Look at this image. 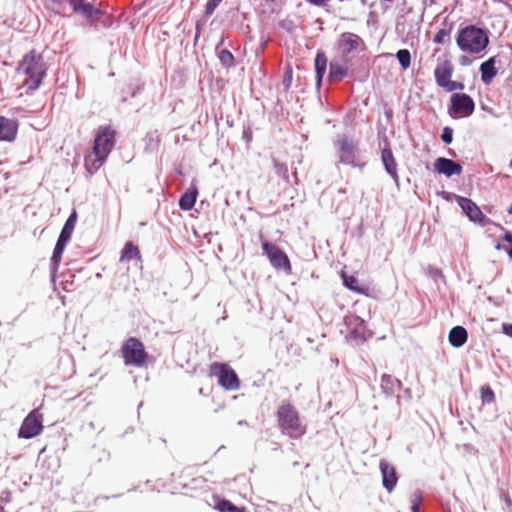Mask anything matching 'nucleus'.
Wrapping results in <instances>:
<instances>
[{"label": "nucleus", "mask_w": 512, "mask_h": 512, "mask_svg": "<svg viewBox=\"0 0 512 512\" xmlns=\"http://www.w3.org/2000/svg\"><path fill=\"white\" fill-rule=\"evenodd\" d=\"M489 35L486 29L475 25H467L458 30L456 44L462 52L479 54L489 45Z\"/></svg>", "instance_id": "obj_1"}, {"label": "nucleus", "mask_w": 512, "mask_h": 512, "mask_svg": "<svg viewBox=\"0 0 512 512\" xmlns=\"http://www.w3.org/2000/svg\"><path fill=\"white\" fill-rule=\"evenodd\" d=\"M17 71L23 72L27 79L24 85L28 90L34 91L38 89L46 76L47 67L43 57L35 50H31L25 54L19 62Z\"/></svg>", "instance_id": "obj_2"}, {"label": "nucleus", "mask_w": 512, "mask_h": 512, "mask_svg": "<svg viewBox=\"0 0 512 512\" xmlns=\"http://www.w3.org/2000/svg\"><path fill=\"white\" fill-rule=\"evenodd\" d=\"M71 5L73 12L80 15L94 30L110 28L113 20L110 15L85 0H64Z\"/></svg>", "instance_id": "obj_3"}, {"label": "nucleus", "mask_w": 512, "mask_h": 512, "mask_svg": "<svg viewBox=\"0 0 512 512\" xmlns=\"http://www.w3.org/2000/svg\"><path fill=\"white\" fill-rule=\"evenodd\" d=\"M276 416L282 434L298 439L306 433V425L302 423L299 412L291 403L280 405Z\"/></svg>", "instance_id": "obj_4"}, {"label": "nucleus", "mask_w": 512, "mask_h": 512, "mask_svg": "<svg viewBox=\"0 0 512 512\" xmlns=\"http://www.w3.org/2000/svg\"><path fill=\"white\" fill-rule=\"evenodd\" d=\"M116 142V131L109 125L100 126L95 134L93 144V154L96 157L98 165L95 169H99L104 163Z\"/></svg>", "instance_id": "obj_5"}, {"label": "nucleus", "mask_w": 512, "mask_h": 512, "mask_svg": "<svg viewBox=\"0 0 512 512\" xmlns=\"http://www.w3.org/2000/svg\"><path fill=\"white\" fill-rule=\"evenodd\" d=\"M210 375L217 377L218 384L226 390L233 391L240 387L237 373L226 363H212L210 365Z\"/></svg>", "instance_id": "obj_6"}, {"label": "nucleus", "mask_w": 512, "mask_h": 512, "mask_svg": "<svg viewBox=\"0 0 512 512\" xmlns=\"http://www.w3.org/2000/svg\"><path fill=\"white\" fill-rule=\"evenodd\" d=\"M124 362L126 365L142 367L147 360V353L143 343L135 338H129L122 347Z\"/></svg>", "instance_id": "obj_7"}, {"label": "nucleus", "mask_w": 512, "mask_h": 512, "mask_svg": "<svg viewBox=\"0 0 512 512\" xmlns=\"http://www.w3.org/2000/svg\"><path fill=\"white\" fill-rule=\"evenodd\" d=\"M475 103L466 93H453L450 97L448 113L453 119L469 117L473 114Z\"/></svg>", "instance_id": "obj_8"}, {"label": "nucleus", "mask_w": 512, "mask_h": 512, "mask_svg": "<svg viewBox=\"0 0 512 512\" xmlns=\"http://www.w3.org/2000/svg\"><path fill=\"white\" fill-rule=\"evenodd\" d=\"M263 254L267 256L270 264L277 270L284 271L290 275L292 267L287 254L281 250L276 244L264 241L262 243Z\"/></svg>", "instance_id": "obj_9"}, {"label": "nucleus", "mask_w": 512, "mask_h": 512, "mask_svg": "<svg viewBox=\"0 0 512 512\" xmlns=\"http://www.w3.org/2000/svg\"><path fill=\"white\" fill-rule=\"evenodd\" d=\"M336 144L340 153L339 162L356 167V160L359 156L358 143L347 136H341L337 139Z\"/></svg>", "instance_id": "obj_10"}, {"label": "nucleus", "mask_w": 512, "mask_h": 512, "mask_svg": "<svg viewBox=\"0 0 512 512\" xmlns=\"http://www.w3.org/2000/svg\"><path fill=\"white\" fill-rule=\"evenodd\" d=\"M456 202L470 221L482 227L491 222V220L483 214L479 206L470 198L457 196Z\"/></svg>", "instance_id": "obj_11"}, {"label": "nucleus", "mask_w": 512, "mask_h": 512, "mask_svg": "<svg viewBox=\"0 0 512 512\" xmlns=\"http://www.w3.org/2000/svg\"><path fill=\"white\" fill-rule=\"evenodd\" d=\"M43 429L42 416L37 410H32L23 420L18 431V436L24 439H31L41 433Z\"/></svg>", "instance_id": "obj_12"}, {"label": "nucleus", "mask_w": 512, "mask_h": 512, "mask_svg": "<svg viewBox=\"0 0 512 512\" xmlns=\"http://www.w3.org/2000/svg\"><path fill=\"white\" fill-rule=\"evenodd\" d=\"M379 469L382 476V485L387 492L391 493L398 483L396 468L386 459H381L379 462Z\"/></svg>", "instance_id": "obj_13"}, {"label": "nucleus", "mask_w": 512, "mask_h": 512, "mask_svg": "<svg viewBox=\"0 0 512 512\" xmlns=\"http://www.w3.org/2000/svg\"><path fill=\"white\" fill-rule=\"evenodd\" d=\"M381 161L387 174L398 184V165L387 140H384V147L381 150Z\"/></svg>", "instance_id": "obj_14"}, {"label": "nucleus", "mask_w": 512, "mask_h": 512, "mask_svg": "<svg viewBox=\"0 0 512 512\" xmlns=\"http://www.w3.org/2000/svg\"><path fill=\"white\" fill-rule=\"evenodd\" d=\"M360 43H362V39L358 35L351 32H344L337 41V47L343 56H347L355 51Z\"/></svg>", "instance_id": "obj_15"}, {"label": "nucleus", "mask_w": 512, "mask_h": 512, "mask_svg": "<svg viewBox=\"0 0 512 512\" xmlns=\"http://www.w3.org/2000/svg\"><path fill=\"white\" fill-rule=\"evenodd\" d=\"M19 123L16 119L0 116V142H13L18 133Z\"/></svg>", "instance_id": "obj_16"}, {"label": "nucleus", "mask_w": 512, "mask_h": 512, "mask_svg": "<svg viewBox=\"0 0 512 512\" xmlns=\"http://www.w3.org/2000/svg\"><path fill=\"white\" fill-rule=\"evenodd\" d=\"M434 168L436 172L443 174L446 177L460 175L462 172V166L460 163L445 157L437 158L434 163Z\"/></svg>", "instance_id": "obj_17"}, {"label": "nucleus", "mask_w": 512, "mask_h": 512, "mask_svg": "<svg viewBox=\"0 0 512 512\" xmlns=\"http://www.w3.org/2000/svg\"><path fill=\"white\" fill-rule=\"evenodd\" d=\"M453 72L454 67L450 60H444L438 63L434 70L436 84L443 88L444 85L451 80Z\"/></svg>", "instance_id": "obj_18"}, {"label": "nucleus", "mask_w": 512, "mask_h": 512, "mask_svg": "<svg viewBox=\"0 0 512 512\" xmlns=\"http://www.w3.org/2000/svg\"><path fill=\"white\" fill-rule=\"evenodd\" d=\"M327 57L323 51H318L314 59L315 67V84L320 88L323 82L324 75L327 70Z\"/></svg>", "instance_id": "obj_19"}, {"label": "nucleus", "mask_w": 512, "mask_h": 512, "mask_svg": "<svg viewBox=\"0 0 512 512\" xmlns=\"http://www.w3.org/2000/svg\"><path fill=\"white\" fill-rule=\"evenodd\" d=\"M496 57H490L483 63H481L479 71L481 73V80L485 84L491 83L496 77L498 70L496 68Z\"/></svg>", "instance_id": "obj_20"}, {"label": "nucleus", "mask_w": 512, "mask_h": 512, "mask_svg": "<svg viewBox=\"0 0 512 512\" xmlns=\"http://www.w3.org/2000/svg\"><path fill=\"white\" fill-rule=\"evenodd\" d=\"M468 340V332L463 326L453 327L448 334V341L455 348L462 347Z\"/></svg>", "instance_id": "obj_21"}, {"label": "nucleus", "mask_w": 512, "mask_h": 512, "mask_svg": "<svg viewBox=\"0 0 512 512\" xmlns=\"http://www.w3.org/2000/svg\"><path fill=\"white\" fill-rule=\"evenodd\" d=\"M198 189L195 186L189 187L180 197L178 205L184 211L191 210L197 200Z\"/></svg>", "instance_id": "obj_22"}, {"label": "nucleus", "mask_w": 512, "mask_h": 512, "mask_svg": "<svg viewBox=\"0 0 512 512\" xmlns=\"http://www.w3.org/2000/svg\"><path fill=\"white\" fill-rule=\"evenodd\" d=\"M348 75V68L339 61L332 60L329 64L328 80L337 82Z\"/></svg>", "instance_id": "obj_23"}, {"label": "nucleus", "mask_w": 512, "mask_h": 512, "mask_svg": "<svg viewBox=\"0 0 512 512\" xmlns=\"http://www.w3.org/2000/svg\"><path fill=\"white\" fill-rule=\"evenodd\" d=\"M402 387V382L392 375L383 374L381 378V389L387 396H393L397 389Z\"/></svg>", "instance_id": "obj_24"}, {"label": "nucleus", "mask_w": 512, "mask_h": 512, "mask_svg": "<svg viewBox=\"0 0 512 512\" xmlns=\"http://www.w3.org/2000/svg\"><path fill=\"white\" fill-rule=\"evenodd\" d=\"M355 321L357 322L356 326L352 328L349 332V339L355 341L357 345L362 344L366 341V327L364 321L359 317H355Z\"/></svg>", "instance_id": "obj_25"}, {"label": "nucleus", "mask_w": 512, "mask_h": 512, "mask_svg": "<svg viewBox=\"0 0 512 512\" xmlns=\"http://www.w3.org/2000/svg\"><path fill=\"white\" fill-rule=\"evenodd\" d=\"M133 259H141L139 248L132 242H127L121 251V262H129Z\"/></svg>", "instance_id": "obj_26"}, {"label": "nucleus", "mask_w": 512, "mask_h": 512, "mask_svg": "<svg viewBox=\"0 0 512 512\" xmlns=\"http://www.w3.org/2000/svg\"><path fill=\"white\" fill-rule=\"evenodd\" d=\"M223 43V40L216 46L217 57L221 65L225 68H230L235 64V58L232 52L228 49H220L219 45Z\"/></svg>", "instance_id": "obj_27"}, {"label": "nucleus", "mask_w": 512, "mask_h": 512, "mask_svg": "<svg viewBox=\"0 0 512 512\" xmlns=\"http://www.w3.org/2000/svg\"><path fill=\"white\" fill-rule=\"evenodd\" d=\"M341 278L343 285L347 289L357 293H364L365 288L359 284L357 277H355L354 275H348L345 272H341Z\"/></svg>", "instance_id": "obj_28"}, {"label": "nucleus", "mask_w": 512, "mask_h": 512, "mask_svg": "<svg viewBox=\"0 0 512 512\" xmlns=\"http://www.w3.org/2000/svg\"><path fill=\"white\" fill-rule=\"evenodd\" d=\"M66 246L65 245H61V244H58L56 243L55 244V247H54V250H53V253H52V257H51V260H50V269L52 272H56L58 267H59V264L61 262V259H62V255H63V252L65 250Z\"/></svg>", "instance_id": "obj_29"}, {"label": "nucleus", "mask_w": 512, "mask_h": 512, "mask_svg": "<svg viewBox=\"0 0 512 512\" xmlns=\"http://www.w3.org/2000/svg\"><path fill=\"white\" fill-rule=\"evenodd\" d=\"M396 58L403 70H407L411 65V53L408 49H400L396 53Z\"/></svg>", "instance_id": "obj_30"}, {"label": "nucleus", "mask_w": 512, "mask_h": 512, "mask_svg": "<svg viewBox=\"0 0 512 512\" xmlns=\"http://www.w3.org/2000/svg\"><path fill=\"white\" fill-rule=\"evenodd\" d=\"M481 401L482 404H491L495 401V394L489 385L481 387Z\"/></svg>", "instance_id": "obj_31"}, {"label": "nucleus", "mask_w": 512, "mask_h": 512, "mask_svg": "<svg viewBox=\"0 0 512 512\" xmlns=\"http://www.w3.org/2000/svg\"><path fill=\"white\" fill-rule=\"evenodd\" d=\"M233 505L234 504L227 499L217 498L215 507L220 512H230Z\"/></svg>", "instance_id": "obj_32"}, {"label": "nucleus", "mask_w": 512, "mask_h": 512, "mask_svg": "<svg viewBox=\"0 0 512 512\" xmlns=\"http://www.w3.org/2000/svg\"><path fill=\"white\" fill-rule=\"evenodd\" d=\"M441 140L444 144H451L453 141V129L449 126H446L442 129Z\"/></svg>", "instance_id": "obj_33"}, {"label": "nucleus", "mask_w": 512, "mask_h": 512, "mask_svg": "<svg viewBox=\"0 0 512 512\" xmlns=\"http://www.w3.org/2000/svg\"><path fill=\"white\" fill-rule=\"evenodd\" d=\"M464 87V83L450 80L444 85L443 89L447 92H453L455 90H463Z\"/></svg>", "instance_id": "obj_34"}, {"label": "nucleus", "mask_w": 512, "mask_h": 512, "mask_svg": "<svg viewBox=\"0 0 512 512\" xmlns=\"http://www.w3.org/2000/svg\"><path fill=\"white\" fill-rule=\"evenodd\" d=\"M221 2L222 0H209L205 7V16L210 17Z\"/></svg>", "instance_id": "obj_35"}, {"label": "nucleus", "mask_w": 512, "mask_h": 512, "mask_svg": "<svg viewBox=\"0 0 512 512\" xmlns=\"http://www.w3.org/2000/svg\"><path fill=\"white\" fill-rule=\"evenodd\" d=\"M77 221V212L73 210L71 214L68 216L66 222L64 223L63 227L66 229H70L74 231L75 225Z\"/></svg>", "instance_id": "obj_36"}, {"label": "nucleus", "mask_w": 512, "mask_h": 512, "mask_svg": "<svg viewBox=\"0 0 512 512\" xmlns=\"http://www.w3.org/2000/svg\"><path fill=\"white\" fill-rule=\"evenodd\" d=\"M449 35V30L446 29H440L433 38L434 43L436 44H443L445 41V38Z\"/></svg>", "instance_id": "obj_37"}, {"label": "nucleus", "mask_w": 512, "mask_h": 512, "mask_svg": "<svg viewBox=\"0 0 512 512\" xmlns=\"http://www.w3.org/2000/svg\"><path fill=\"white\" fill-rule=\"evenodd\" d=\"M292 74H293L292 69L290 67H288L284 73L283 80H282V84H283L285 90H288L291 86Z\"/></svg>", "instance_id": "obj_38"}, {"label": "nucleus", "mask_w": 512, "mask_h": 512, "mask_svg": "<svg viewBox=\"0 0 512 512\" xmlns=\"http://www.w3.org/2000/svg\"><path fill=\"white\" fill-rule=\"evenodd\" d=\"M49 1L51 4L48 6V8L56 14H61V8L63 6V1L62 0H49Z\"/></svg>", "instance_id": "obj_39"}, {"label": "nucleus", "mask_w": 512, "mask_h": 512, "mask_svg": "<svg viewBox=\"0 0 512 512\" xmlns=\"http://www.w3.org/2000/svg\"><path fill=\"white\" fill-rule=\"evenodd\" d=\"M278 25L280 28H282L290 33L293 32V30H294V23L292 20H289V19H284V20L279 21Z\"/></svg>", "instance_id": "obj_40"}, {"label": "nucleus", "mask_w": 512, "mask_h": 512, "mask_svg": "<svg viewBox=\"0 0 512 512\" xmlns=\"http://www.w3.org/2000/svg\"><path fill=\"white\" fill-rule=\"evenodd\" d=\"M421 501H422V499H421L420 495H414V498L411 500V511L412 512H419Z\"/></svg>", "instance_id": "obj_41"}, {"label": "nucleus", "mask_w": 512, "mask_h": 512, "mask_svg": "<svg viewBox=\"0 0 512 512\" xmlns=\"http://www.w3.org/2000/svg\"><path fill=\"white\" fill-rule=\"evenodd\" d=\"M306 2L314 5V6H318V7H323L325 6L330 0H305Z\"/></svg>", "instance_id": "obj_42"}, {"label": "nucleus", "mask_w": 512, "mask_h": 512, "mask_svg": "<svg viewBox=\"0 0 512 512\" xmlns=\"http://www.w3.org/2000/svg\"><path fill=\"white\" fill-rule=\"evenodd\" d=\"M97 165H98V162H96V158L92 161V164L89 163L88 159L85 160V166H86L87 170L90 172L96 171L97 169H95V166H97Z\"/></svg>", "instance_id": "obj_43"}, {"label": "nucleus", "mask_w": 512, "mask_h": 512, "mask_svg": "<svg viewBox=\"0 0 512 512\" xmlns=\"http://www.w3.org/2000/svg\"><path fill=\"white\" fill-rule=\"evenodd\" d=\"M502 330L505 335L512 338V323L511 324L504 323L502 325Z\"/></svg>", "instance_id": "obj_44"}, {"label": "nucleus", "mask_w": 512, "mask_h": 512, "mask_svg": "<svg viewBox=\"0 0 512 512\" xmlns=\"http://www.w3.org/2000/svg\"><path fill=\"white\" fill-rule=\"evenodd\" d=\"M201 27H202V24L200 23V21H197L196 22V33H195V37H194V43L196 44V42L198 41L199 37H200V33H201Z\"/></svg>", "instance_id": "obj_45"}, {"label": "nucleus", "mask_w": 512, "mask_h": 512, "mask_svg": "<svg viewBox=\"0 0 512 512\" xmlns=\"http://www.w3.org/2000/svg\"><path fill=\"white\" fill-rule=\"evenodd\" d=\"M72 233H73L72 230L62 227L59 235L64 236L68 239H71Z\"/></svg>", "instance_id": "obj_46"}, {"label": "nucleus", "mask_w": 512, "mask_h": 512, "mask_svg": "<svg viewBox=\"0 0 512 512\" xmlns=\"http://www.w3.org/2000/svg\"><path fill=\"white\" fill-rule=\"evenodd\" d=\"M69 241H70V239L59 235L56 243L66 246L69 243Z\"/></svg>", "instance_id": "obj_47"}, {"label": "nucleus", "mask_w": 512, "mask_h": 512, "mask_svg": "<svg viewBox=\"0 0 512 512\" xmlns=\"http://www.w3.org/2000/svg\"><path fill=\"white\" fill-rule=\"evenodd\" d=\"M459 62L461 65L467 66V65L471 64V59H469L467 56H461L459 59Z\"/></svg>", "instance_id": "obj_48"}, {"label": "nucleus", "mask_w": 512, "mask_h": 512, "mask_svg": "<svg viewBox=\"0 0 512 512\" xmlns=\"http://www.w3.org/2000/svg\"><path fill=\"white\" fill-rule=\"evenodd\" d=\"M502 239L504 241H506L507 243L512 244V232H509V231L505 232Z\"/></svg>", "instance_id": "obj_49"}, {"label": "nucleus", "mask_w": 512, "mask_h": 512, "mask_svg": "<svg viewBox=\"0 0 512 512\" xmlns=\"http://www.w3.org/2000/svg\"><path fill=\"white\" fill-rule=\"evenodd\" d=\"M481 109L493 116H497L492 108L485 106L484 104H481Z\"/></svg>", "instance_id": "obj_50"}, {"label": "nucleus", "mask_w": 512, "mask_h": 512, "mask_svg": "<svg viewBox=\"0 0 512 512\" xmlns=\"http://www.w3.org/2000/svg\"><path fill=\"white\" fill-rule=\"evenodd\" d=\"M230 512H245V509L243 507H237V506L233 505Z\"/></svg>", "instance_id": "obj_51"}, {"label": "nucleus", "mask_w": 512, "mask_h": 512, "mask_svg": "<svg viewBox=\"0 0 512 512\" xmlns=\"http://www.w3.org/2000/svg\"><path fill=\"white\" fill-rule=\"evenodd\" d=\"M433 275L434 276H439V277H442V278L444 277L442 271L439 270V269H435L434 272H433Z\"/></svg>", "instance_id": "obj_52"}, {"label": "nucleus", "mask_w": 512, "mask_h": 512, "mask_svg": "<svg viewBox=\"0 0 512 512\" xmlns=\"http://www.w3.org/2000/svg\"><path fill=\"white\" fill-rule=\"evenodd\" d=\"M283 177L288 181L289 176H288V169L286 166L284 167Z\"/></svg>", "instance_id": "obj_53"}, {"label": "nucleus", "mask_w": 512, "mask_h": 512, "mask_svg": "<svg viewBox=\"0 0 512 512\" xmlns=\"http://www.w3.org/2000/svg\"><path fill=\"white\" fill-rule=\"evenodd\" d=\"M507 254L512 259V246L507 250Z\"/></svg>", "instance_id": "obj_54"}, {"label": "nucleus", "mask_w": 512, "mask_h": 512, "mask_svg": "<svg viewBox=\"0 0 512 512\" xmlns=\"http://www.w3.org/2000/svg\"><path fill=\"white\" fill-rule=\"evenodd\" d=\"M507 212H508L509 214H512V204H511V205L509 206V208L507 209Z\"/></svg>", "instance_id": "obj_55"}, {"label": "nucleus", "mask_w": 512, "mask_h": 512, "mask_svg": "<svg viewBox=\"0 0 512 512\" xmlns=\"http://www.w3.org/2000/svg\"><path fill=\"white\" fill-rule=\"evenodd\" d=\"M243 136L247 138V141H250V138H248V135H246V133H243Z\"/></svg>", "instance_id": "obj_56"}, {"label": "nucleus", "mask_w": 512, "mask_h": 512, "mask_svg": "<svg viewBox=\"0 0 512 512\" xmlns=\"http://www.w3.org/2000/svg\"><path fill=\"white\" fill-rule=\"evenodd\" d=\"M243 136L247 138V141H250V138H248V135H246V133H243Z\"/></svg>", "instance_id": "obj_57"}, {"label": "nucleus", "mask_w": 512, "mask_h": 512, "mask_svg": "<svg viewBox=\"0 0 512 512\" xmlns=\"http://www.w3.org/2000/svg\"><path fill=\"white\" fill-rule=\"evenodd\" d=\"M243 136L247 138V141H250V138H248V135H246V133H243Z\"/></svg>", "instance_id": "obj_58"}, {"label": "nucleus", "mask_w": 512, "mask_h": 512, "mask_svg": "<svg viewBox=\"0 0 512 512\" xmlns=\"http://www.w3.org/2000/svg\"><path fill=\"white\" fill-rule=\"evenodd\" d=\"M360 2L362 3V5H366V0H360Z\"/></svg>", "instance_id": "obj_59"}, {"label": "nucleus", "mask_w": 512, "mask_h": 512, "mask_svg": "<svg viewBox=\"0 0 512 512\" xmlns=\"http://www.w3.org/2000/svg\"><path fill=\"white\" fill-rule=\"evenodd\" d=\"M0 512H4V509L1 505H0Z\"/></svg>", "instance_id": "obj_60"}, {"label": "nucleus", "mask_w": 512, "mask_h": 512, "mask_svg": "<svg viewBox=\"0 0 512 512\" xmlns=\"http://www.w3.org/2000/svg\"><path fill=\"white\" fill-rule=\"evenodd\" d=\"M266 2H274L275 0H265Z\"/></svg>", "instance_id": "obj_61"}, {"label": "nucleus", "mask_w": 512, "mask_h": 512, "mask_svg": "<svg viewBox=\"0 0 512 512\" xmlns=\"http://www.w3.org/2000/svg\"><path fill=\"white\" fill-rule=\"evenodd\" d=\"M510 166L512 167V158H511V161H510Z\"/></svg>", "instance_id": "obj_62"}]
</instances>
